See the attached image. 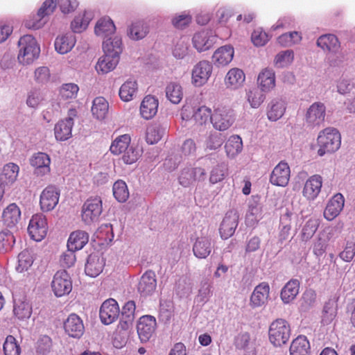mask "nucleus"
Masks as SVG:
<instances>
[{"label":"nucleus","mask_w":355,"mask_h":355,"mask_svg":"<svg viewBox=\"0 0 355 355\" xmlns=\"http://www.w3.org/2000/svg\"><path fill=\"white\" fill-rule=\"evenodd\" d=\"M104 55L101 56L96 64L98 73H107L114 70L119 61V55L122 51V41L119 37H108L103 42Z\"/></svg>","instance_id":"nucleus-1"},{"label":"nucleus","mask_w":355,"mask_h":355,"mask_svg":"<svg viewBox=\"0 0 355 355\" xmlns=\"http://www.w3.org/2000/svg\"><path fill=\"white\" fill-rule=\"evenodd\" d=\"M235 121V111L230 105L220 101L213 106L211 123L214 129L225 131L233 125Z\"/></svg>","instance_id":"nucleus-2"},{"label":"nucleus","mask_w":355,"mask_h":355,"mask_svg":"<svg viewBox=\"0 0 355 355\" xmlns=\"http://www.w3.org/2000/svg\"><path fill=\"white\" fill-rule=\"evenodd\" d=\"M318 146V155L320 157L325 154L336 152L341 145V135L338 130L334 128H326L321 130L317 137Z\"/></svg>","instance_id":"nucleus-3"},{"label":"nucleus","mask_w":355,"mask_h":355,"mask_svg":"<svg viewBox=\"0 0 355 355\" xmlns=\"http://www.w3.org/2000/svg\"><path fill=\"white\" fill-rule=\"evenodd\" d=\"M19 54L17 59L22 64H30L38 57L40 49L35 39L31 35H25L18 42Z\"/></svg>","instance_id":"nucleus-4"},{"label":"nucleus","mask_w":355,"mask_h":355,"mask_svg":"<svg viewBox=\"0 0 355 355\" xmlns=\"http://www.w3.org/2000/svg\"><path fill=\"white\" fill-rule=\"evenodd\" d=\"M268 335L269 340L274 346H282L289 340L290 325L284 319H277L270 324Z\"/></svg>","instance_id":"nucleus-5"},{"label":"nucleus","mask_w":355,"mask_h":355,"mask_svg":"<svg viewBox=\"0 0 355 355\" xmlns=\"http://www.w3.org/2000/svg\"><path fill=\"white\" fill-rule=\"evenodd\" d=\"M77 115L76 109H70L68 112V117L60 120L54 127V135L57 141H64L72 137V128L73 126V118Z\"/></svg>","instance_id":"nucleus-6"},{"label":"nucleus","mask_w":355,"mask_h":355,"mask_svg":"<svg viewBox=\"0 0 355 355\" xmlns=\"http://www.w3.org/2000/svg\"><path fill=\"white\" fill-rule=\"evenodd\" d=\"M51 288L57 297L69 294L72 290V282L69 273L64 270H58L53 276Z\"/></svg>","instance_id":"nucleus-7"},{"label":"nucleus","mask_w":355,"mask_h":355,"mask_svg":"<svg viewBox=\"0 0 355 355\" xmlns=\"http://www.w3.org/2000/svg\"><path fill=\"white\" fill-rule=\"evenodd\" d=\"M326 107L321 102L313 103L305 114V123L311 128L320 127L324 121Z\"/></svg>","instance_id":"nucleus-8"},{"label":"nucleus","mask_w":355,"mask_h":355,"mask_svg":"<svg viewBox=\"0 0 355 355\" xmlns=\"http://www.w3.org/2000/svg\"><path fill=\"white\" fill-rule=\"evenodd\" d=\"M47 230L48 227L45 216L42 214L33 215L28 227V232L31 238L36 241H40L46 236Z\"/></svg>","instance_id":"nucleus-9"},{"label":"nucleus","mask_w":355,"mask_h":355,"mask_svg":"<svg viewBox=\"0 0 355 355\" xmlns=\"http://www.w3.org/2000/svg\"><path fill=\"white\" fill-rule=\"evenodd\" d=\"M102 212V202L99 198L88 199L82 209V218L86 224L96 221Z\"/></svg>","instance_id":"nucleus-10"},{"label":"nucleus","mask_w":355,"mask_h":355,"mask_svg":"<svg viewBox=\"0 0 355 355\" xmlns=\"http://www.w3.org/2000/svg\"><path fill=\"white\" fill-rule=\"evenodd\" d=\"M60 190L53 185L47 186L41 193L40 205L43 211L53 210L59 202Z\"/></svg>","instance_id":"nucleus-11"},{"label":"nucleus","mask_w":355,"mask_h":355,"mask_svg":"<svg viewBox=\"0 0 355 355\" xmlns=\"http://www.w3.org/2000/svg\"><path fill=\"white\" fill-rule=\"evenodd\" d=\"M212 68L209 61L202 60L198 62L192 70V83L196 87L205 85L211 76Z\"/></svg>","instance_id":"nucleus-12"},{"label":"nucleus","mask_w":355,"mask_h":355,"mask_svg":"<svg viewBox=\"0 0 355 355\" xmlns=\"http://www.w3.org/2000/svg\"><path fill=\"white\" fill-rule=\"evenodd\" d=\"M157 327L156 319L149 315L141 316L137 325V334L142 343L150 340L155 333Z\"/></svg>","instance_id":"nucleus-13"},{"label":"nucleus","mask_w":355,"mask_h":355,"mask_svg":"<svg viewBox=\"0 0 355 355\" xmlns=\"http://www.w3.org/2000/svg\"><path fill=\"white\" fill-rule=\"evenodd\" d=\"M119 307L117 302L114 299L105 300L100 309V318L105 324H110L119 317Z\"/></svg>","instance_id":"nucleus-14"},{"label":"nucleus","mask_w":355,"mask_h":355,"mask_svg":"<svg viewBox=\"0 0 355 355\" xmlns=\"http://www.w3.org/2000/svg\"><path fill=\"white\" fill-rule=\"evenodd\" d=\"M64 332L71 338H80L84 334L82 319L76 313H71L63 323Z\"/></svg>","instance_id":"nucleus-15"},{"label":"nucleus","mask_w":355,"mask_h":355,"mask_svg":"<svg viewBox=\"0 0 355 355\" xmlns=\"http://www.w3.org/2000/svg\"><path fill=\"white\" fill-rule=\"evenodd\" d=\"M30 164L34 168V174L44 176L51 172V158L45 153H34L30 159Z\"/></svg>","instance_id":"nucleus-16"},{"label":"nucleus","mask_w":355,"mask_h":355,"mask_svg":"<svg viewBox=\"0 0 355 355\" xmlns=\"http://www.w3.org/2000/svg\"><path fill=\"white\" fill-rule=\"evenodd\" d=\"M291 169L285 162H280L272 170L270 182L272 184L278 187H286L289 182Z\"/></svg>","instance_id":"nucleus-17"},{"label":"nucleus","mask_w":355,"mask_h":355,"mask_svg":"<svg viewBox=\"0 0 355 355\" xmlns=\"http://www.w3.org/2000/svg\"><path fill=\"white\" fill-rule=\"evenodd\" d=\"M270 286L267 282H261L254 289L250 298L252 308H257L264 305L269 297Z\"/></svg>","instance_id":"nucleus-18"},{"label":"nucleus","mask_w":355,"mask_h":355,"mask_svg":"<svg viewBox=\"0 0 355 355\" xmlns=\"http://www.w3.org/2000/svg\"><path fill=\"white\" fill-rule=\"evenodd\" d=\"M322 186V178L320 175H313L306 181L302 195L308 200H315L319 195Z\"/></svg>","instance_id":"nucleus-19"},{"label":"nucleus","mask_w":355,"mask_h":355,"mask_svg":"<svg viewBox=\"0 0 355 355\" xmlns=\"http://www.w3.org/2000/svg\"><path fill=\"white\" fill-rule=\"evenodd\" d=\"M257 86L264 93L272 91L276 85L275 73L272 69L264 68L259 73Z\"/></svg>","instance_id":"nucleus-20"},{"label":"nucleus","mask_w":355,"mask_h":355,"mask_svg":"<svg viewBox=\"0 0 355 355\" xmlns=\"http://www.w3.org/2000/svg\"><path fill=\"white\" fill-rule=\"evenodd\" d=\"M345 203L343 196L338 193L335 194L328 202L324 211V217L328 220H332L337 217L343 210Z\"/></svg>","instance_id":"nucleus-21"},{"label":"nucleus","mask_w":355,"mask_h":355,"mask_svg":"<svg viewBox=\"0 0 355 355\" xmlns=\"http://www.w3.org/2000/svg\"><path fill=\"white\" fill-rule=\"evenodd\" d=\"M155 274L152 270L146 271L141 277L137 290L141 295L146 297L150 295L155 291L157 281Z\"/></svg>","instance_id":"nucleus-22"},{"label":"nucleus","mask_w":355,"mask_h":355,"mask_svg":"<svg viewBox=\"0 0 355 355\" xmlns=\"http://www.w3.org/2000/svg\"><path fill=\"white\" fill-rule=\"evenodd\" d=\"M158 105L157 98L152 95L146 96L140 105L141 116L146 120L153 119L157 112Z\"/></svg>","instance_id":"nucleus-23"},{"label":"nucleus","mask_w":355,"mask_h":355,"mask_svg":"<svg viewBox=\"0 0 355 355\" xmlns=\"http://www.w3.org/2000/svg\"><path fill=\"white\" fill-rule=\"evenodd\" d=\"M245 80V75L243 70L239 68H232L227 73L224 83L227 88L237 89L243 86Z\"/></svg>","instance_id":"nucleus-24"},{"label":"nucleus","mask_w":355,"mask_h":355,"mask_svg":"<svg viewBox=\"0 0 355 355\" xmlns=\"http://www.w3.org/2000/svg\"><path fill=\"white\" fill-rule=\"evenodd\" d=\"M238 225V217L235 214H227L224 217L220 226V234L223 239H227L231 237L235 232Z\"/></svg>","instance_id":"nucleus-25"},{"label":"nucleus","mask_w":355,"mask_h":355,"mask_svg":"<svg viewBox=\"0 0 355 355\" xmlns=\"http://www.w3.org/2000/svg\"><path fill=\"white\" fill-rule=\"evenodd\" d=\"M105 266L103 257L96 254L89 255L85 264V273L92 277H97L102 271Z\"/></svg>","instance_id":"nucleus-26"},{"label":"nucleus","mask_w":355,"mask_h":355,"mask_svg":"<svg viewBox=\"0 0 355 355\" xmlns=\"http://www.w3.org/2000/svg\"><path fill=\"white\" fill-rule=\"evenodd\" d=\"M286 103L280 98L272 99L267 105V116L271 121H276L283 116L286 111Z\"/></svg>","instance_id":"nucleus-27"},{"label":"nucleus","mask_w":355,"mask_h":355,"mask_svg":"<svg viewBox=\"0 0 355 355\" xmlns=\"http://www.w3.org/2000/svg\"><path fill=\"white\" fill-rule=\"evenodd\" d=\"M317 45L324 51L336 53L340 49V43L338 37L333 34L321 35L317 40Z\"/></svg>","instance_id":"nucleus-28"},{"label":"nucleus","mask_w":355,"mask_h":355,"mask_svg":"<svg viewBox=\"0 0 355 355\" xmlns=\"http://www.w3.org/2000/svg\"><path fill=\"white\" fill-rule=\"evenodd\" d=\"M2 218L4 224L9 227H15L21 219V211L15 203H11L3 210Z\"/></svg>","instance_id":"nucleus-29"},{"label":"nucleus","mask_w":355,"mask_h":355,"mask_svg":"<svg viewBox=\"0 0 355 355\" xmlns=\"http://www.w3.org/2000/svg\"><path fill=\"white\" fill-rule=\"evenodd\" d=\"M300 282L292 279L282 288L280 297L284 303L288 304L292 302L299 293Z\"/></svg>","instance_id":"nucleus-30"},{"label":"nucleus","mask_w":355,"mask_h":355,"mask_svg":"<svg viewBox=\"0 0 355 355\" xmlns=\"http://www.w3.org/2000/svg\"><path fill=\"white\" fill-rule=\"evenodd\" d=\"M19 172V167L14 163L6 164L0 174V182L5 187V184H12L17 179Z\"/></svg>","instance_id":"nucleus-31"},{"label":"nucleus","mask_w":355,"mask_h":355,"mask_svg":"<svg viewBox=\"0 0 355 355\" xmlns=\"http://www.w3.org/2000/svg\"><path fill=\"white\" fill-rule=\"evenodd\" d=\"M234 49L230 46H223L218 49L214 53L212 59L218 66H225L233 59Z\"/></svg>","instance_id":"nucleus-32"},{"label":"nucleus","mask_w":355,"mask_h":355,"mask_svg":"<svg viewBox=\"0 0 355 355\" xmlns=\"http://www.w3.org/2000/svg\"><path fill=\"white\" fill-rule=\"evenodd\" d=\"M213 37L208 31H202L194 34L192 42L193 46L198 51L208 50L212 46Z\"/></svg>","instance_id":"nucleus-33"},{"label":"nucleus","mask_w":355,"mask_h":355,"mask_svg":"<svg viewBox=\"0 0 355 355\" xmlns=\"http://www.w3.org/2000/svg\"><path fill=\"white\" fill-rule=\"evenodd\" d=\"M332 234V230L330 228H327L320 233L318 239L313 247V252L315 255L320 257L326 252Z\"/></svg>","instance_id":"nucleus-34"},{"label":"nucleus","mask_w":355,"mask_h":355,"mask_svg":"<svg viewBox=\"0 0 355 355\" xmlns=\"http://www.w3.org/2000/svg\"><path fill=\"white\" fill-rule=\"evenodd\" d=\"M89 236L84 231H76L72 232L67 241V248L73 250H81L88 242Z\"/></svg>","instance_id":"nucleus-35"},{"label":"nucleus","mask_w":355,"mask_h":355,"mask_svg":"<svg viewBox=\"0 0 355 355\" xmlns=\"http://www.w3.org/2000/svg\"><path fill=\"white\" fill-rule=\"evenodd\" d=\"M310 344L305 336H299L295 338L290 346V355H308Z\"/></svg>","instance_id":"nucleus-36"},{"label":"nucleus","mask_w":355,"mask_h":355,"mask_svg":"<svg viewBox=\"0 0 355 355\" xmlns=\"http://www.w3.org/2000/svg\"><path fill=\"white\" fill-rule=\"evenodd\" d=\"M76 44V37L73 34H66L58 37L55 41V49L60 54L69 52Z\"/></svg>","instance_id":"nucleus-37"},{"label":"nucleus","mask_w":355,"mask_h":355,"mask_svg":"<svg viewBox=\"0 0 355 355\" xmlns=\"http://www.w3.org/2000/svg\"><path fill=\"white\" fill-rule=\"evenodd\" d=\"M212 246L211 240L207 237L198 238L193 247L195 256L200 259H205L211 252Z\"/></svg>","instance_id":"nucleus-38"},{"label":"nucleus","mask_w":355,"mask_h":355,"mask_svg":"<svg viewBox=\"0 0 355 355\" xmlns=\"http://www.w3.org/2000/svg\"><path fill=\"white\" fill-rule=\"evenodd\" d=\"M130 141L131 137L128 134L120 135L112 141L110 150L113 155H119L130 147Z\"/></svg>","instance_id":"nucleus-39"},{"label":"nucleus","mask_w":355,"mask_h":355,"mask_svg":"<svg viewBox=\"0 0 355 355\" xmlns=\"http://www.w3.org/2000/svg\"><path fill=\"white\" fill-rule=\"evenodd\" d=\"M108 110L109 104L105 98L101 96L96 97L93 101L92 113L96 119H104L108 113Z\"/></svg>","instance_id":"nucleus-40"},{"label":"nucleus","mask_w":355,"mask_h":355,"mask_svg":"<svg viewBox=\"0 0 355 355\" xmlns=\"http://www.w3.org/2000/svg\"><path fill=\"white\" fill-rule=\"evenodd\" d=\"M115 26L110 18H102L99 19L95 26V33L103 37H107L115 32Z\"/></svg>","instance_id":"nucleus-41"},{"label":"nucleus","mask_w":355,"mask_h":355,"mask_svg":"<svg viewBox=\"0 0 355 355\" xmlns=\"http://www.w3.org/2000/svg\"><path fill=\"white\" fill-rule=\"evenodd\" d=\"M227 157L233 158L240 153L243 149V141L239 135H232L225 144Z\"/></svg>","instance_id":"nucleus-42"},{"label":"nucleus","mask_w":355,"mask_h":355,"mask_svg":"<svg viewBox=\"0 0 355 355\" xmlns=\"http://www.w3.org/2000/svg\"><path fill=\"white\" fill-rule=\"evenodd\" d=\"M166 96L168 101L173 104H178L183 98V91L181 85L171 82L166 87Z\"/></svg>","instance_id":"nucleus-43"},{"label":"nucleus","mask_w":355,"mask_h":355,"mask_svg":"<svg viewBox=\"0 0 355 355\" xmlns=\"http://www.w3.org/2000/svg\"><path fill=\"white\" fill-rule=\"evenodd\" d=\"M137 83L135 80H127L120 87L119 96L123 101L132 100L137 92Z\"/></svg>","instance_id":"nucleus-44"},{"label":"nucleus","mask_w":355,"mask_h":355,"mask_svg":"<svg viewBox=\"0 0 355 355\" xmlns=\"http://www.w3.org/2000/svg\"><path fill=\"white\" fill-rule=\"evenodd\" d=\"M148 33V26L143 21H137L133 23L128 31L130 38L135 40L144 38Z\"/></svg>","instance_id":"nucleus-45"},{"label":"nucleus","mask_w":355,"mask_h":355,"mask_svg":"<svg viewBox=\"0 0 355 355\" xmlns=\"http://www.w3.org/2000/svg\"><path fill=\"white\" fill-rule=\"evenodd\" d=\"M14 314L19 320L29 318L31 315L32 308L28 302L21 300L15 301Z\"/></svg>","instance_id":"nucleus-46"},{"label":"nucleus","mask_w":355,"mask_h":355,"mask_svg":"<svg viewBox=\"0 0 355 355\" xmlns=\"http://www.w3.org/2000/svg\"><path fill=\"white\" fill-rule=\"evenodd\" d=\"M212 112L211 108L202 105L195 110L193 114V119L196 124L202 125L205 124L209 120L211 121Z\"/></svg>","instance_id":"nucleus-47"},{"label":"nucleus","mask_w":355,"mask_h":355,"mask_svg":"<svg viewBox=\"0 0 355 355\" xmlns=\"http://www.w3.org/2000/svg\"><path fill=\"white\" fill-rule=\"evenodd\" d=\"M33 263L32 253L26 249L21 251L18 255V265L16 268L19 272L26 271L31 267Z\"/></svg>","instance_id":"nucleus-48"},{"label":"nucleus","mask_w":355,"mask_h":355,"mask_svg":"<svg viewBox=\"0 0 355 355\" xmlns=\"http://www.w3.org/2000/svg\"><path fill=\"white\" fill-rule=\"evenodd\" d=\"M112 191L114 198L120 202H125L129 198L127 184L123 180L116 181L113 185Z\"/></svg>","instance_id":"nucleus-49"},{"label":"nucleus","mask_w":355,"mask_h":355,"mask_svg":"<svg viewBox=\"0 0 355 355\" xmlns=\"http://www.w3.org/2000/svg\"><path fill=\"white\" fill-rule=\"evenodd\" d=\"M3 350L5 355H20L21 347L16 338L11 335L6 338L3 345Z\"/></svg>","instance_id":"nucleus-50"},{"label":"nucleus","mask_w":355,"mask_h":355,"mask_svg":"<svg viewBox=\"0 0 355 355\" xmlns=\"http://www.w3.org/2000/svg\"><path fill=\"white\" fill-rule=\"evenodd\" d=\"M79 87L74 83L62 85L60 89V96L64 101H71L76 98Z\"/></svg>","instance_id":"nucleus-51"},{"label":"nucleus","mask_w":355,"mask_h":355,"mask_svg":"<svg viewBox=\"0 0 355 355\" xmlns=\"http://www.w3.org/2000/svg\"><path fill=\"white\" fill-rule=\"evenodd\" d=\"M247 98L252 108H258L264 102L266 96L261 89H253L247 93Z\"/></svg>","instance_id":"nucleus-52"},{"label":"nucleus","mask_w":355,"mask_h":355,"mask_svg":"<svg viewBox=\"0 0 355 355\" xmlns=\"http://www.w3.org/2000/svg\"><path fill=\"white\" fill-rule=\"evenodd\" d=\"M163 130L159 125H152L147 128L146 139L148 144L157 143L162 137Z\"/></svg>","instance_id":"nucleus-53"},{"label":"nucleus","mask_w":355,"mask_h":355,"mask_svg":"<svg viewBox=\"0 0 355 355\" xmlns=\"http://www.w3.org/2000/svg\"><path fill=\"white\" fill-rule=\"evenodd\" d=\"M294 58L293 51L286 50L279 52L275 58L274 63L277 67H284L290 64Z\"/></svg>","instance_id":"nucleus-54"},{"label":"nucleus","mask_w":355,"mask_h":355,"mask_svg":"<svg viewBox=\"0 0 355 355\" xmlns=\"http://www.w3.org/2000/svg\"><path fill=\"white\" fill-rule=\"evenodd\" d=\"M15 242L14 235L9 231L0 232V252L11 250Z\"/></svg>","instance_id":"nucleus-55"},{"label":"nucleus","mask_w":355,"mask_h":355,"mask_svg":"<svg viewBox=\"0 0 355 355\" xmlns=\"http://www.w3.org/2000/svg\"><path fill=\"white\" fill-rule=\"evenodd\" d=\"M301 40L302 37L300 33L294 31L289 33L282 34L277 38V42L283 46H287L298 43Z\"/></svg>","instance_id":"nucleus-56"},{"label":"nucleus","mask_w":355,"mask_h":355,"mask_svg":"<svg viewBox=\"0 0 355 355\" xmlns=\"http://www.w3.org/2000/svg\"><path fill=\"white\" fill-rule=\"evenodd\" d=\"M270 40V37L266 32L261 28H258L252 33L251 40L252 43L257 46H264Z\"/></svg>","instance_id":"nucleus-57"},{"label":"nucleus","mask_w":355,"mask_h":355,"mask_svg":"<svg viewBox=\"0 0 355 355\" xmlns=\"http://www.w3.org/2000/svg\"><path fill=\"white\" fill-rule=\"evenodd\" d=\"M355 256V241H347L343 251H341L338 257L345 262H350Z\"/></svg>","instance_id":"nucleus-58"},{"label":"nucleus","mask_w":355,"mask_h":355,"mask_svg":"<svg viewBox=\"0 0 355 355\" xmlns=\"http://www.w3.org/2000/svg\"><path fill=\"white\" fill-rule=\"evenodd\" d=\"M227 166L224 164H218L215 166L210 175V182L213 184H216L222 181L225 177L227 172Z\"/></svg>","instance_id":"nucleus-59"},{"label":"nucleus","mask_w":355,"mask_h":355,"mask_svg":"<svg viewBox=\"0 0 355 355\" xmlns=\"http://www.w3.org/2000/svg\"><path fill=\"white\" fill-rule=\"evenodd\" d=\"M89 23V19L85 15H79L71 21V27L74 33H81L85 31Z\"/></svg>","instance_id":"nucleus-60"},{"label":"nucleus","mask_w":355,"mask_h":355,"mask_svg":"<svg viewBox=\"0 0 355 355\" xmlns=\"http://www.w3.org/2000/svg\"><path fill=\"white\" fill-rule=\"evenodd\" d=\"M58 3V0H46L43 3L41 8L38 10L37 14V17L40 19H42L45 16L53 13L57 6Z\"/></svg>","instance_id":"nucleus-61"},{"label":"nucleus","mask_w":355,"mask_h":355,"mask_svg":"<svg viewBox=\"0 0 355 355\" xmlns=\"http://www.w3.org/2000/svg\"><path fill=\"white\" fill-rule=\"evenodd\" d=\"M122 154V160L126 164H132L136 162L141 156L139 150L131 146Z\"/></svg>","instance_id":"nucleus-62"},{"label":"nucleus","mask_w":355,"mask_h":355,"mask_svg":"<svg viewBox=\"0 0 355 355\" xmlns=\"http://www.w3.org/2000/svg\"><path fill=\"white\" fill-rule=\"evenodd\" d=\"M224 139L221 134L220 133H214L210 135L209 137L206 146L207 148L210 150H216L219 148L223 144Z\"/></svg>","instance_id":"nucleus-63"},{"label":"nucleus","mask_w":355,"mask_h":355,"mask_svg":"<svg viewBox=\"0 0 355 355\" xmlns=\"http://www.w3.org/2000/svg\"><path fill=\"white\" fill-rule=\"evenodd\" d=\"M76 250L69 249L62 253L60 257V264L63 267L70 268L73 266L76 262Z\"/></svg>","instance_id":"nucleus-64"}]
</instances>
